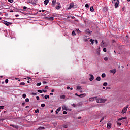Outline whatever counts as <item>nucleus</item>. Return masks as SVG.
<instances>
[{"label": "nucleus", "mask_w": 130, "mask_h": 130, "mask_svg": "<svg viewBox=\"0 0 130 130\" xmlns=\"http://www.w3.org/2000/svg\"><path fill=\"white\" fill-rule=\"evenodd\" d=\"M23 9H24V10H27V7L24 6V7H23Z\"/></svg>", "instance_id": "53"}, {"label": "nucleus", "mask_w": 130, "mask_h": 130, "mask_svg": "<svg viewBox=\"0 0 130 130\" xmlns=\"http://www.w3.org/2000/svg\"><path fill=\"white\" fill-rule=\"evenodd\" d=\"M49 19H50V21H53L54 18L53 17H50V18H49Z\"/></svg>", "instance_id": "35"}, {"label": "nucleus", "mask_w": 130, "mask_h": 130, "mask_svg": "<svg viewBox=\"0 0 130 130\" xmlns=\"http://www.w3.org/2000/svg\"><path fill=\"white\" fill-rule=\"evenodd\" d=\"M51 92H52V93H53V92H54V89H52V90H51Z\"/></svg>", "instance_id": "63"}, {"label": "nucleus", "mask_w": 130, "mask_h": 130, "mask_svg": "<svg viewBox=\"0 0 130 130\" xmlns=\"http://www.w3.org/2000/svg\"><path fill=\"white\" fill-rule=\"evenodd\" d=\"M8 2H9V3H13L14 0H8Z\"/></svg>", "instance_id": "49"}, {"label": "nucleus", "mask_w": 130, "mask_h": 130, "mask_svg": "<svg viewBox=\"0 0 130 130\" xmlns=\"http://www.w3.org/2000/svg\"><path fill=\"white\" fill-rule=\"evenodd\" d=\"M22 106H25V103H22Z\"/></svg>", "instance_id": "61"}, {"label": "nucleus", "mask_w": 130, "mask_h": 130, "mask_svg": "<svg viewBox=\"0 0 130 130\" xmlns=\"http://www.w3.org/2000/svg\"><path fill=\"white\" fill-rule=\"evenodd\" d=\"M96 81H99V82H100V81L101 80V78L100 77V76H98V77L96 78Z\"/></svg>", "instance_id": "17"}, {"label": "nucleus", "mask_w": 130, "mask_h": 130, "mask_svg": "<svg viewBox=\"0 0 130 130\" xmlns=\"http://www.w3.org/2000/svg\"><path fill=\"white\" fill-rule=\"evenodd\" d=\"M37 86H41V82H40V83H38L37 84Z\"/></svg>", "instance_id": "37"}, {"label": "nucleus", "mask_w": 130, "mask_h": 130, "mask_svg": "<svg viewBox=\"0 0 130 130\" xmlns=\"http://www.w3.org/2000/svg\"><path fill=\"white\" fill-rule=\"evenodd\" d=\"M67 90H70V86H68V87H67Z\"/></svg>", "instance_id": "62"}, {"label": "nucleus", "mask_w": 130, "mask_h": 130, "mask_svg": "<svg viewBox=\"0 0 130 130\" xmlns=\"http://www.w3.org/2000/svg\"><path fill=\"white\" fill-rule=\"evenodd\" d=\"M89 101H91V102L94 101V99H93V97L89 98Z\"/></svg>", "instance_id": "27"}, {"label": "nucleus", "mask_w": 130, "mask_h": 130, "mask_svg": "<svg viewBox=\"0 0 130 130\" xmlns=\"http://www.w3.org/2000/svg\"><path fill=\"white\" fill-rule=\"evenodd\" d=\"M44 127H39L37 130H44Z\"/></svg>", "instance_id": "19"}, {"label": "nucleus", "mask_w": 130, "mask_h": 130, "mask_svg": "<svg viewBox=\"0 0 130 130\" xmlns=\"http://www.w3.org/2000/svg\"><path fill=\"white\" fill-rule=\"evenodd\" d=\"M127 117H121L118 119V120H122V119H127Z\"/></svg>", "instance_id": "13"}, {"label": "nucleus", "mask_w": 130, "mask_h": 130, "mask_svg": "<svg viewBox=\"0 0 130 130\" xmlns=\"http://www.w3.org/2000/svg\"><path fill=\"white\" fill-rule=\"evenodd\" d=\"M75 32H77V33H81V31H80V30H79L78 29H77L75 30Z\"/></svg>", "instance_id": "30"}, {"label": "nucleus", "mask_w": 130, "mask_h": 130, "mask_svg": "<svg viewBox=\"0 0 130 130\" xmlns=\"http://www.w3.org/2000/svg\"><path fill=\"white\" fill-rule=\"evenodd\" d=\"M110 89H111V87H106V90H107V89L110 90Z\"/></svg>", "instance_id": "51"}, {"label": "nucleus", "mask_w": 130, "mask_h": 130, "mask_svg": "<svg viewBox=\"0 0 130 130\" xmlns=\"http://www.w3.org/2000/svg\"><path fill=\"white\" fill-rule=\"evenodd\" d=\"M112 4H115V8L116 9L118 5H119V0H112Z\"/></svg>", "instance_id": "1"}, {"label": "nucleus", "mask_w": 130, "mask_h": 130, "mask_svg": "<svg viewBox=\"0 0 130 130\" xmlns=\"http://www.w3.org/2000/svg\"><path fill=\"white\" fill-rule=\"evenodd\" d=\"M122 11H124V7H123V8H122Z\"/></svg>", "instance_id": "64"}, {"label": "nucleus", "mask_w": 130, "mask_h": 130, "mask_svg": "<svg viewBox=\"0 0 130 130\" xmlns=\"http://www.w3.org/2000/svg\"><path fill=\"white\" fill-rule=\"evenodd\" d=\"M41 107H45V104H42L41 105Z\"/></svg>", "instance_id": "34"}, {"label": "nucleus", "mask_w": 130, "mask_h": 130, "mask_svg": "<svg viewBox=\"0 0 130 130\" xmlns=\"http://www.w3.org/2000/svg\"><path fill=\"white\" fill-rule=\"evenodd\" d=\"M43 92H44V93H46V92L47 91L46 90H42Z\"/></svg>", "instance_id": "56"}, {"label": "nucleus", "mask_w": 130, "mask_h": 130, "mask_svg": "<svg viewBox=\"0 0 130 130\" xmlns=\"http://www.w3.org/2000/svg\"><path fill=\"white\" fill-rule=\"evenodd\" d=\"M110 72L112 73V74H113V75H114V74L116 73V69H114L113 70H110Z\"/></svg>", "instance_id": "7"}, {"label": "nucleus", "mask_w": 130, "mask_h": 130, "mask_svg": "<svg viewBox=\"0 0 130 130\" xmlns=\"http://www.w3.org/2000/svg\"><path fill=\"white\" fill-rule=\"evenodd\" d=\"M45 99H47V95H45Z\"/></svg>", "instance_id": "60"}, {"label": "nucleus", "mask_w": 130, "mask_h": 130, "mask_svg": "<svg viewBox=\"0 0 130 130\" xmlns=\"http://www.w3.org/2000/svg\"><path fill=\"white\" fill-rule=\"evenodd\" d=\"M107 85H108V83L107 82H105L103 83V86L104 87H106V86H107Z\"/></svg>", "instance_id": "29"}, {"label": "nucleus", "mask_w": 130, "mask_h": 130, "mask_svg": "<svg viewBox=\"0 0 130 130\" xmlns=\"http://www.w3.org/2000/svg\"><path fill=\"white\" fill-rule=\"evenodd\" d=\"M103 51H104V52H106L107 50H106V48H103Z\"/></svg>", "instance_id": "45"}, {"label": "nucleus", "mask_w": 130, "mask_h": 130, "mask_svg": "<svg viewBox=\"0 0 130 130\" xmlns=\"http://www.w3.org/2000/svg\"><path fill=\"white\" fill-rule=\"evenodd\" d=\"M63 114H67V111H63Z\"/></svg>", "instance_id": "59"}, {"label": "nucleus", "mask_w": 130, "mask_h": 130, "mask_svg": "<svg viewBox=\"0 0 130 130\" xmlns=\"http://www.w3.org/2000/svg\"><path fill=\"white\" fill-rule=\"evenodd\" d=\"M38 112H39V110L37 109V110H35V113H38Z\"/></svg>", "instance_id": "46"}, {"label": "nucleus", "mask_w": 130, "mask_h": 130, "mask_svg": "<svg viewBox=\"0 0 130 130\" xmlns=\"http://www.w3.org/2000/svg\"><path fill=\"white\" fill-rule=\"evenodd\" d=\"M106 101V99H102V98H99L98 99V103H105V102Z\"/></svg>", "instance_id": "4"}, {"label": "nucleus", "mask_w": 130, "mask_h": 130, "mask_svg": "<svg viewBox=\"0 0 130 130\" xmlns=\"http://www.w3.org/2000/svg\"><path fill=\"white\" fill-rule=\"evenodd\" d=\"M37 2H38V0H28L27 3L28 4H32V5H33L34 6H35Z\"/></svg>", "instance_id": "3"}, {"label": "nucleus", "mask_w": 130, "mask_h": 130, "mask_svg": "<svg viewBox=\"0 0 130 130\" xmlns=\"http://www.w3.org/2000/svg\"><path fill=\"white\" fill-rule=\"evenodd\" d=\"M25 102H29V99L26 98V99H25Z\"/></svg>", "instance_id": "47"}, {"label": "nucleus", "mask_w": 130, "mask_h": 130, "mask_svg": "<svg viewBox=\"0 0 130 130\" xmlns=\"http://www.w3.org/2000/svg\"><path fill=\"white\" fill-rule=\"evenodd\" d=\"M66 98V95H62L60 96L61 99H64Z\"/></svg>", "instance_id": "25"}, {"label": "nucleus", "mask_w": 130, "mask_h": 130, "mask_svg": "<svg viewBox=\"0 0 130 130\" xmlns=\"http://www.w3.org/2000/svg\"><path fill=\"white\" fill-rule=\"evenodd\" d=\"M60 110H61V107H59L57 109V111H58V112H59Z\"/></svg>", "instance_id": "23"}, {"label": "nucleus", "mask_w": 130, "mask_h": 130, "mask_svg": "<svg viewBox=\"0 0 130 130\" xmlns=\"http://www.w3.org/2000/svg\"><path fill=\"white\" fill-rule=\"evenodd\" d=\"M90 12H94V8L93 7V6H91L90 7Z\"/></svg>", "instance_id": "22"}, {"label": "nucleus", "mask_w": 130, "mask_h": 130, "mask_svg": "<svg viewBox=\"0 0 130 130\" xmlns=\"http://www.w3.org/2000/svg\"><path fill=\"white\" fill-rule=\"evenodd\" d=\"M52 4L53 6H55V4H56V0H53L52 2Z\"/></svg>", "instance_id": "15"}, {"label": "nucleus", "mask_w": 130, "mask_h": 130, "mask_svg": "<svg viewBox=\"0 0 130 130\" xmlns=\"http://www.w3.org/2000/svg\"><path fill=\"white\" fill-rule=\"evenodd\" d=\"M72 106H73V107H76V105H75V104H72Z\"/></svg>", "instance_id": "57"}, {"label": "nucleus", "mask_w": 130, "mask_h": 130, "mask_svg": "<svg viewBox=\"0 0 130 130\" xmlns=\"http://www.w3.org/2000/svg\"><path fill=\"white\" fill-rule=\"evenodd\" d=\"M81 89H82L81 86H77V90H81Z\"/></svg>", "instance_id": "28"}, {"label": "nucleus", "mask_w": 130, "mask_h": 130, "mask_svg": "<svg viewBox=\"0 0 130 130\" xmlns=\"http://www.w3.org/2000/svg\"><path fill=\"white\" fill-rule=\"evenodd\" d=\"M89 76H90V78H89V81H93V80H94V76L92 74H90Z\"/></svg>", "instance_id": "8"}, {"label": "nucleus", "mask_w": 130, "mask_h": 130, "mask_svg": "<svg viewBox=\"0 0 130 130\" xmlns=\"http://www.w3.org/2000/svg\"><path fill=\"white\" fill-rule=\"evenodd\" d=\"M20 85L21 86H24V85H25V82H21L20 83Z\"/></svg>", "instance_id": "33"}, {"label": "nucleus", "mask_w": 130, "mask_h": 130, "mask_svg": "<svg viewBox=\"0 0 130 130\" xmlns=\"http://www.w3.org/2000/svg\"><path fill=\"white\" fill-rule=\"evenodd\" d=\"M5 83H6V84H8V83H9V80L8 79H6L5 80Z\"/></svg>", "instance_id": "42"}, {"label": "nucleus", "mask_w": 130, "mask_h": 130, "mask_svg": "<svg viewBox=\"0 0 130 130\" xmlns=\"http://www.w3.org/2000/svg\"><path fill=\"white\" fill-rule=\"evenodd\" d=\"M45 89H46L48 90V86H46L45 87Z\"/></svg>", "instance_id": "58"}, {"label": "nucleus", "mask_w": 130, "mask_h": 130, "mask_svg": "<svg viewBox=\"0 0 130 130\" xmlns=\"http://www.w3.org/2000/svg\"><path fill=\"white\" fill-rule=\"evenodd\" d=\"M36 99H37V100H40V99L39 98V96H37Z\"/></svg>", "instance_id": "52"}, {"label": "nucleus", "mask_w": 130, "mask_h": 130, "mask_svg": "<svg viewBox=\"0 0 130 130\" xmlns=\"http://www.w3.org/2000/svg\"><path fill=\"white\" fill-rule=\"evenodd\" d=\"M94 42L96 43V44H98V41L97 40H95Z\"/></svg>", "instance_id": "48"}, {"label": "nucleus", "mask_w": 130, "mask_h": 130, "mask_svg": "<svg viewBox=\"0 0 130 130\" xmlns=\"http://www.w3.org/2000/svg\"><path fill=\"white\" fill-rule=\"evenodd\" d=\"M31 94H32L33 96H36V95H37V93H32Z\"/></svg>", "instance_id": "43"}, {"label": "nucleus", "mask_w": 130, "mask_h": 130, "mask_svg": "<svg viewBox=\"0 0 130 130\" xmlns=\"http://www.w3.org/2000/svg\"><path fill=\"white\" fill-rule=\"evenodd\" d=\"M93 101L94 100H96V102H98V100L99 99L98 96L93 97Z\"/></svg>", "instance_id": "18"}, {"label": "nucleus", "mask_w": 130, "mask_h": 130, "mask_svg": "<svg viewBox=\"0 0 130 130\" xmlns=\"http://www.w3.org/2000/svg\"><path fill=\"white\" fill-rule=\"evenodd\" d=\"M56 9L57 10H59V9H60V6H56Z\"/></svg>", "instance_id": "39"}, {"label": "nucleus", "mask_w": 130, "mask_h": 130, "mask_svg": "<svg viewBox=\"0 0 130 130\" xmlns=\"http://www.w3.org/2000/svg\"><path fill=\"white\" fill-rule=\"evenodd\" d=\"M117 125L120 126V125H121V123L118 122Z\"/></svg>", "instance_id": "54"}, {"label": "nucleus", "mask_w": 130, "mask_h": 130, "mask_svg": "<svg viewBox=\"0 0 130 130\" xmlns=\"http://www.w3.org/2000/svg\"><path fill=\"white\" fill-rule=\"evenodd\" d=\"M73 7H74V4L71 3V4H70V6H69L68 9H72V8H73Z\"/></svg>", "instance_id": "14"}, {"label": "nucleus", "mask_w": 130, "mask_h": 130, "mask_svg": "<svg viewBox=\"0 0 130 130\" xmlns=\"http://www.w3.org/2000/svg\"><path fill=\"white\" fill-rule=\"evenodd\" d=\"M86 34H91V31H90L89 29H87L85 31Z\"/></svg>", "instance_id": "16"}, {"label": "nucleus", "mask_w": 130, "mask_h": 130, "mask_svg": "<svg viewBox=\"0 0 130 130\" xmlns=\"http://www.w3.org/2000/svg\"><path fill=\"white\" fill-rule=\"evenodd\" d=\"M97 53L98 54H100V47H99L97 50Z\"/></svg>", "instance_id": "20"}, {"label": "nucleus", "mask_w": 130, "mask_h": 130, "mask_svg": "<svg viewBox=\"0 0 130 130\" xmlns=\"http://www.w3.org/2000/svg\"><path fill=\"white\" fill-rule=\"evenodd\" d=\"M84 39L85 42H88V41H89V40L90 39V38H87V37H85Z\"/></svg>", "instance_id": "12"}, {"label": "nucleus", "mask_w": 130, "mask_h": 130, "mask_svg": "<svg viewBox=\"0 0 130 130\" xmlns=\"http://www.w3.org/2000/svg\"><path fill=\"white\" fill-rule=\"evenodd\" d=\"M107 128H108V129L111 128V123H107Z\"/></svg>", "instance_id": "9"}, {"label": "nucleus", "mask_w": 130, "mask_h": 130, "mask_svg": "<svg viewBox=\"0 0 130 130\" xmlns=\"http://www.w3.org/2000/svg\"><path fill=\"white\" fill-rule=\"evenodd\" d=\"M102 78H105V77H106V75L105 74V73H103L102 74Z\"/></svg>", "instance_id": "24"}, {"label": "nucleus", "mask_w": 130, "mask_h": 130, "mask_svg": "<svg viewBox=\"0 0 130 130\" xmlns=\"http://www.w3.org/2000/svg\"><path fill=\"white\" fill-rule=\"evenodd\" d=\"M105 11H107L108 10V8L107 7H106L104 8Z\"/></svg>", "instance_id": "55"}, {"label": "nucleus", "mask_w": 130, "mask_h": 130, "mask_svg": "<svg viewBox=\"0 0 130 130\" xmlns=\"http://www.w3.org/2000/svg\"><path fill=\"white\" fill-rule=\"evenodd\" d=\"M129 107V105H127L126 107H124L122 110L121 113L124 114V113H126V111H127V108Z\"/></svg>", "instance_id": "2"}, {"label": "nucleus", "mask_w": 130, "mask_h": 130, "mask_svg": "<svg viewBox=\"0 0 130 130\" xmlns=\"http://www.w3.org/2000/svg\"><path fill=\"white\" fill-rule=\"evenodd\" d=\"M78 96L80 97V98H82V97H85L86 96V94H85V93L81 94L80 95H78Z\"/></svg>", "instance_id": "10"}, {"label": "nucleus", "mask_w": 130, "mask_h": 130, "mask_svg": "<svg viewBox=\"0 0 130 130\" xmlns=\"http://www.w3.org/2000/svg\"><path fill=\"white\" fill-rule=\"evenodd\" d=\"M90 42L91 43V44H94V40H93V39H91L90 40Z\"/></svg>", "instance_id": "21"}, {"label": "nucleus", "mask_w": 130, "mask_h": 130, "mask_svg": "<svg viewBox=\"0 0 130 130\" xmlns=\"http://www.w3.org/2000/svg\"><path fill=\"white\" fill-rule=\"evenodd\" d=\"M72 34L73 36H76V32H75V31H73Z\"/></svg>", "instance_id": "26"}, {"label": "nucleus", "mask_w": 130, "mask_h": 130, "mask_svg": "<svg viewBox=\"0 0 130 130\" xmlns=\"http://www.w3.org/2000/svg\"><path fill=\"white\" fill-rule=\"evenodd\" d=\"M43 85H45V84H47V82H46V81H43Z\"/></svg>", "instance_id": "50"}, {"label": "nucleus", "mask_w": 130, "mask_h": 130, "mask_svg": "<svg viewBox=\"0 0 130 130\" xmlns=\"http://www.w3.org/2000/svg\"><path fill=\"white\" fill-rule=\"evenodd\" d=\"M3 24H5V25H6L7 26H10V25H11V23L8 22V21H6L5 20H3Z\"/></svg>", "instance_id": "6"}, {"label": "nucleus", "mask_w": 130, "mask_h": 130, "mask_svg": "<svg viewBox=\"0 0 130 130\" xmlns=\"http://www.w3.org/2000/svg\"><path fill=\"white\" fill-rule=\"evenodd\" d=\"M85 8H89V4H85Z\"/></svg>", "instance_id": "36"}, {"label": "nucleus", "mask_w": 130, "mask_h": 130, "mask_svg": "<svg viewBox=\"0 0 130 130\" xmlns=\"http://www.w3.org/2000/svg\"><path fill=\"white\" fill-rule=\"evenodd\" d=\"M48 3H49V0H45L44 2V4L45 5V6H47V4H48Z\"/></svg>", "instance_id": "11"}, {"label": "nucleus", "mask_w": 130, "mask_h": 130, "mask_svg": "<svg viewBox=\"0 0 130 130\" xmlns=\"http://www.w3.org/2000/svg\"><path fill=\"white\" fill-rule=\"evenodd\" d=\"M63 127H64V128H68V125H67V124L64 125H63Z\"/></svg>", "instance_id": "41"}, {"label": "nucleus", "mask_w": 130, "mask_h": 130, "mask_svg": "<svg viewBox=\"0 0 130 130\" xmlns=\"http://www.w3.org/2000/svg\"><path fill=\"white\" fill-rule=\"evenodd\" d=\"M4 108H5V106H0V112H1V109H4Z\"/></svg>", "instance_id": "31"}, {"label": "nucleus", "mask_w": 130, "mask_h": 130, "mask_svg": "<svg viewBox=\"0 0 130 130\" xmlns=\"http://www.w3.org/2000/svg\"><path fill=\"white\" fill-rule=\"evenodd\" d=\"M104 60H105V61H107V60H108V57H105Z\"/></svg>", "instance_id": "32"}, {"label": "nucleus", "mask_w": 130, "mask_h": 130, "mask_svg": "<svg viewBox=\"0 0 130 130\" xmlns=\"http://www.w3.org/2000/svg\"><path fill=\"white\" fill-rule=\"evenodd\" d=\"M22 97H23V98H25V97H27V95H26V94H23L22 95Z\"/></svg>", "instance_id": "40"}, {"label": "nucleus", "mask_w": 130, "mask_h": 130, "mask_svg": "<svg viewBox=\"0 0 130 130\" xmlns=\"http://www.w3.org/2000/svg\"><path fill=\"white\" fill-rule=\"evenodd\" d=\"M10 126H12V127L15 128V129H19V128H20V126L17 125L10 124Z\"/></svg>", "instance_id": "5"}, {"label": "nucleus", "mask_w": 130, "mask_h": 130, "mask_svg": "<svg viewBox=\"0 0 130 130\" xmlns=\"http://www.w3.org/2000/svg\"><path fill=\"white\" fill-rule=\"evenodd\" d=\"M104 120V117H103L101 119V120L100 121V122H101L102 121Z\"/></svg>", "instance_id": "38"}, {"label": "nucleus", "mask_w": 130, "mask_h": 130, "mask_svg": "<svg viewBox=\"0 0 130 130\" xmlns=\"http://www.w3.org/2000/svg\"><path fill=\"white\" fill-rule=\"evenodd\" d=\"M38 93H42L43 91L41 90H38Z\"/></svg>", "instance_id": "44"}]
</instances>
